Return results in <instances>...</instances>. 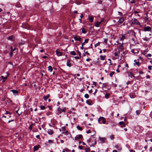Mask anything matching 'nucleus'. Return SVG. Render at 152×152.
Masks as SVG:
<instances>
[{"instance_id":"nucleus-1","label":"nucleus","mask_w":152,"mask_h":152,"mask_svg":"<svg viewBox=\"0 0 152 152\" xmlns=\"http://www.w3.org/2000/svg\"><path fill=\"white\" fill-rule=\"evenodd\" d=\"M98 121L100 124L102 123L105 124L106 122V121L104 118L103 117H100L98 120Z\"/></svg>"},{"instance_id":"nucleus-20","label":"nucleus","mask_w":152,"mask_h":152,"mask_svg":"<svg viewBox=\"0 0 152 152\" xmlns=\"http://www.w3.org/2000/svg\"><path fill=\"white\" fill-rule=\"evenodd\" d=\"M1 78L3 79L2 80V82H4L7 79V77H4L3 76H1Z\"/></svg>"},{"instance_id":"nucleus-35","label":"nucleus","mask_w":152,"mask_h":152,"mask_svg":"<svg viewBox=\"0 0 152 152\" xmlns=\"http://www.w3.org/2000/svg\"><path fill=\"white\" fill-rule=\"evenodd\" d=\"M85 152H87L88 151H90V149L89 148H86L85 149Z\"/></svg>"},{"instance_id":"nucleus-62","label":"nucleus","mask_w":152,"mask_h":152,"mask_svg":"<svg viewBox=\"0 0 152 152\" xmlns=\"http://www.w3.org/2000/svg\"><path fill=\"white\" fill-rule=\"evenodd\" d=\"M93 84L95 86H96V83L95 82H93Z\"/></svg>"},{"instance_id":"nucleus-17","label":"nucleus","mask_w":152,"mask_h":152,"mask_svg":"<svg viewBox=\"0 0 152 152\" xmlns=\"http://www.w3.org/2000/svg\"><path fill=\"white\" fill-rule=\"evenodd\" d=\"M99 140L101 142H102L103 143L104 142L105 139L103 138H99Z\"/></svg>"},{"instance_id":"nucleus-50","label":"nucleus","mask_w":152,"mask_h":152,"mask_svg":"<svg viewBox=\"0 0 152 152\" xmlns=\"http://www.w3.org/2000/svg\"><path fill=\"white\" fill-rule=\"evenodd\" d=\"M91 130L90 129L88 130L87 132L86 133L87 134L90 133H91Z\"/></svg>"},{"instance_id":"nucleus-37","label":"nucleus","mask_w":152,"mask_h":152,"mask_svg":"<svg viewBox=\"0 0 152 152\" xmlns=\"http://www.w3.org/2000/svg\"><path fill=\"white\" fill-rule=\"evenodd\" d=\"M77 52L79 56H80V58L81 57V53L79 50H77Z\"/></svg>"},{"instance_id":"nucleus-42","label":"nucleus","mask_w":152,"mask_h":152,"mask_svg":"<svg viewBox=\"0 0 152 152\" xmlns=\"http://www.w3.org/2000/svg\"><path fill=\"white\" fill-rule=\"evenodd\" d=\"M110 138L111 140H113L114 138V135H112L110 136Z\"/></svg>"},{"instance_id":"nucleus-4","label":"nucleus","mask_w":152,"mask_h":152,"mask_svg":"<svg viewBox=\"0 0 152 152\" xmlns=\"http://www.w3.org/2000/svg\"><path fill=\"white\" fill-rule=\"evenodd\" d=\"M74 39L76 41H80L81 40V38L80 36L75 35L74 37Z\"/></svg>"},{"instance_id":"nucleus-36","label":"nucleus","mask_w":152,"mask_h":152,"mask_svg":"<svg viewBox=\"0 0 152 152\" xmlns=\"http://www.w3.org/2000/svg\"><path fill=\"white\" fill-rule=\"evenodd\" d=\"M85 97L86 98H88L89 97V95L87 94H86L85 95Z\"/></svg>"},{"instance_id":"nucleus-43","label":"nucleus","mask_w":152,"mask_h":152,"mask_svg":"<svg viewBox=\"0 0 152 152\" xmlns=\"http://www.w3.org/2000/svg\"><path fill=\"white\" fill-rule=\"evenodd\" d=\"M41 109L42 110H44L45 109V107L44 106H40Z\"/></svg>"},{"instance_id":"nucleus-53","label":"nucleus","mask_w":152,"mask_h":152,"mask_svg":"<svg viewBox=\"0 0 152 152\" xmlns=\"http://www.w3.org/2000/svg\"><path fill=\"white\" fill-rule=\"evenodd\" d=\"M135 64L136 65H137L138 66L140 64L139 62L138 61L136 62Z\"/></svg>"},{"instance_id":"nucleus-57","label":"nucleus","mask_w":152,"mask_h":152,"mask_svg":"<svg viewBox=\"0 0 152 152\" xmlns=\"http://www.w3.org/2000/svg\"><path fill=\"white\" fill-rule=\"evenodd\" d=\"M83 15L82 14H81V15L80 16V18H83Z\"/></svg>"},{"instance_id":"nucleus-38","label":"nucleus","mask_w":152,"mask_h":152,"mask_svg":"<svg viewBox=\"0 0 152 152\" xmlns=\"http://www.w3.org/2000/svg\"><path fill=\"white\" fill-rule=\"evenodd\" d=\"M32 125H34V124H32L30 125L29 127V128L30 130H31L32 129Z\"/></svg>"},{"instance_id":"nucleus-49","label":"nucleus","mask_w":152,"mask_h":152,"mask_svg":"<svg viewBox=\"0 0 152 152\" xmlns=\"http://www.w3.org/2000/svg\"><path fill=\"white\" fill-rule=\"evenodd\" d=\"M79 148L80 149H83V146H81V145H80V146H79Z\"/></svg>"},{"instance_id":"nucleus-52","label":"nucleus","mask_w":152,"mask_h":152,"mask_svg":"<svg viewBox=\"0 0 152 152\" xmlns=\"http://www.w3.org/2000/svg\"><path fill=\"white\" fill-rule=\"evenodd\" d=\"M151 55L150 53H148V56L149 57H151Z\"/></svg>"},{"instance_id":"nucleus-19","label":"nucleus","mask_w":152,"mask_h":152,"mask_svg":"<svg viewBox=\"0 0 152 152\" xmlns=\"http://www.w3.org/2000/svg\"><path fill=\"white\" fill-rule=\"evenodd\" d=\"M48 70L50 72H52V71L53 70L52 68V66H49L48 67Z\"/></svg>"},{"instance_id":"nucleus-51","label":"nucleus","mask_w":152,"mask_h":152,"mask_svg":"<svg viewBox=\"0 0 152 152\" xmlns=\"http://www.w3.org/2000/svg\"><path fill=\"white\" fill-rule=\"evenodd\" d=\"M80 57H79L78 56H76L74 57V58L75 59H80Z\"/></svg>"},{"instance_id":"nucleus-26","label":"nucleus","mask_w":152,"mask_h":152,"mask_svg":"<svg viewBox=\"0 0 152 152\" xmlns=\"http://www.w3.org/2000/svg\"><path fill=\"white\" fill-rule=\"evenodd\" d=\"M82 32L83 34H86L87 32L86 31L85 29L84 28H82Z\"/></svg>"},{"instance_id":"nucleus-31","label":"nucleus","mask_w":152,"mask_h":152,"mask_svg":"<svg viewBox=\"0 0 152 152\" xmlns=\"http://www.w3.org/2000/svg\"><path fill=\"white\" fill-rule=\"evenodd\" d=\"M119 48L121 50L124 49V47L123 46V44L122 43L121 45L119 46Z\"/></svg>"},{"instance_id":"nucleus-7","label":"nucleus","mask_w":152,"mask_h":152,"mask_svg":"<svg viewBox=\"0 0 152 152\" xmlns=\"http://www.w3.org/2000/svg\"><path fill=\"white\" fill-rule=\"evenodd\" d=\"M11 51L9 55L10 57H11L12 55L13 52L16 50V48H14V49H12V47L11 46Z\"/></svg>"},{"instance_id":"nucleus-22","label":"nucleus","mask_w":152,"mask_h":152,"mask_svg":"<svg viewBox=\"0 0 152 152\" xmlns=\"http://www.w3.org/2000/svg\"><path fill=\"white\" fill-rule=\"evenodd\" d=\"M67 65L69 67H70L71 66L70 63V61L68 60L67 61Z\"/></svg>"},{"instance_id":"nucleus-12","label":"nucleus","mask_w":152,"mask_h":152,"mask_svg":"<svg viewBox=\"0 0 152 152\" xmlns=\"http://www.w3.org/2000/svg\"><path fill=\"white\" fill-rule=\"evenodd\" d=\"M39 145L35 146L34 147V151H37L39 148Z\"/></svg>"},{"instance_id":"nucleus-46","label":"nucleus","mask_w":152,"mask_h":152,"mask_svg":"<svg viewBox=\"0 0 152 152\" xmlns=\"http://www.w3.org/2000/svg\"><path fill=\"white\" fill-rule=\"evenodd\" d=\"M83 137V136L81 134H79L78 135V138H81Z\"/></svg>"},{"instance_id":"nucleus-59","label":"nucleus","mask_w":152,"mask_h":152,"mask_svg":"<svg viewBox=\"0 0 152 152\" xmlns=\"http://www.w3.org/2000/svg\"><path fill=\"white\" fill-rule=\"evenodd\" d=\"M130 74L132 76H133L134 77H135L131 73H130Z\"/></svg>"},{"instance_id":"nucleus-64","label":"nucleus","mask_w":152,"mask_h":152,"mask_svg":"<svg viewBox=\"0 0 152 152\" xmlns=\"http://www.w3.org/2000/svg\"><path fill=\"white\" fill-rule=\"evenodd\" d=\"M90 59H89V58H87V59H86V61H90Z\"/></svg>"},{"instance_id":"nucleus-8","label":"nucleus","mask_w":152,"mask_h":152,"mask_svg":"<svg viewBox=\"0 0 152 152\" xmlns=\"http://www.w3.org/2000/svg\"><path fill=\"white\" fill-rule=\"evenodd\" d=\"M56 53L57 55L58 56H62V53L60 52L58 50H56Z\"/></svg>"},{"instance_id":"nucleus-41","label":"nucleus","mask_w":152,"mask_h":152,"mask_svg":"<svg viewBox=\"0 0 152 152\" xmlns=\"http://www.w3.org/2000/svg\"><path fill=\"white\" fill-rule=\"evenodd\" d=\"M5 114L6 115H7L8 114H10L11 113L8 111H6Z\"/></svg>"},{"instance_id":"nucleus-47","label":"nucleus","mask_w":152,"mask_h":152,"mask_svg":"<svg viewBox=\"0 0 152 152\" xmlns=\"http://www.w3.org/2000/svg\"><path fill=\"white\" fill-rule=\"evenodd\" d=\"M107 39H104V42L106 44H107Z\"/></svg>"},{"instance_id":"nucleus-5","label":"nucleus","mask_w":152,"mask_h":152,"mask_svg":"<svg viewBox=\"0 0 152 152\" xmlns=\"http://www.w3.org/2000/svg\"><path fill=\"white\" fill-rule=\"evenodd\" d=\"M62 112V109L60 107H59L56 111V113L57 115H59Z\"/></svg>"},{"instance_id":"nucleus-32","label":"nucleus","mask_w":152,"mask_h":152,"mask_svg":"<svg viewBox=\"0 0 152 152\" xmlns=\"http://www.w3.org/2000/svg\"><path fill=\"white\" fill-rule=\"evenodd\" d=\"M143 39L145 41H147L150 40V39L147 37H145L143 38Z\"/></svg>"},{"instance_id":"nucleus-54","label":"nucleus","mask_w":152,"mask_h":152,"mask_svg":"<svg viewBox=\"0 0 152 152\" xmlns=\"http://www.w3.org/2000/svg\"><path fill=\"white\" fill-rule=\"evenodd\" d=\"M130 83V81H128L126 83V84L127 85H128Z\"/></svg>"},{"instance_id":"nucleus-13","label":"nucleus","mask_w":152,"mask_h":152,"mask_svg":"<svg viewBox=\"0 0 152 152\" xmlns=\"http://www.w3.org/2000/svg\"><path fill=\"white\" fill-rule=\"evenodd\" d=\"M129 96L131 98H134L135 97V94L134 93H130L129 94Z\"/></svg>"},{"instance_id":"nucleus-61","label":"nucleus","mask_w":152,"mask_h":152,"mask_svg":"<svg viewBox=\"0 0 152 152\" xmlns=\"http://www.w3.org/2000/svg\"><path fill=\"white\" fill-rule=\"evenodd\" d=\"M79 138L78 137H75V139L76 140H77V139Z\"/></svg>"},{"instance_id":"nucleus-58","label":"nucleus","mask_w":152,"mask_h":152,"mask_svg":"<svg viewBox=\"0 0 152 152\" xmlns=\"http://www.w3.org/2000/svg\"><path fill=\"white\" fill-rule=\"evenodd\" d=\"M92 92V89H91L89 91V92L90 93H91Z\"/></svg>"},{"instance_id":"nucleus-33","label":"nucleus","mask_w":152,"mask_h":152,"mask_svg":"<svg viewBox=\"0 0 152 152\" xmlns=\"http://www.w3.org/2000/svg\"><path fill=\"white\" fill-rule=\"evenodd\" d=\"M136 114L137 115H139L141 112V111L140 110H137L136 112Z\"/></svg>"},{"instance_id":"nucleus-48","label":"nucleus","mask_w":152,"mask_h":152,"mask_svg":"<svg viewBox=\"0 0 152 152\" xmlns=\"http://www.w3.org/2000/svg\"><path fill=\"white\" fill-rule=\"evenodd\" d=\"M135 1L134 0H132L131 1H130V3L131 4H134L135 3Z\"/></svg>"},{"instance_id":"nucleus-44","label":"nucleus","mask_w":152,"mask_h":152,"mask_svg":"<svg viewBox=\"0 0 152 152\" xmlns=\"http://www.w3.org/2000/svg\"><path fill=\"white\" fill-rule=\"evenodd\" d=\"M24 44V42L22 41L21 42H20L19 43V45H23Z\"/></svg>"},{"instance_id":"nucleus-29","label":"nucleus","mask_w":152,"mask_h":152,"mask_svg":"<svg viewBox=\"0 0 152 152\" xmlns=\"http://www.w3.org/2000/svg\"><path fill=\"white\" fill-rule=\"evenodd\" d=\"M70 53L72 55L75 56L76 55L75 52L74 51H72L70 52Z\"/></svg>"},{"instance_id":"nucleus-40","label":"nucleus","mask_w":152,"mask_h":152,"mask_svg":"<svg viewBox=\"0 0 152 152\" xmlns=\"http://www.w3.org/2000/svg\"><path fill=\"white\" fill-rule=\"evenodd\" d=\"M66 108L65 107H64L63 108V109H62V112L65 113L66 110Z\"/></svg>"},{"instance_id":"nucleus-28","label":"nucleus","mask_w":152,"mask_h":152,"mask_svg":"<svg viewBox=\"0 0 152 152\" xmlns=\"http://www.w3.org/2000/svg\"><path fill=\"white\" fill-rule=\"evenodd\" d=\"M86 102V103L89 105H91L92 104V103L90 102L89 100H87Z\"/></svg>"},{"instance_id":"nucleus-24","label":"nucleus","mask_w":152,"mask_h":152,"mask_svg":"<svg viewBox=\"0 0 152 152\" xmlns=\"http://www.w3.org/2000/svg\"><path fill=\"white\" fill-rule=\"evenodd\" d=\"M89 19L91 22H92L93 21L94 18L92 17H89Z\"/></svg>"},{"instance_id":"nucleus-45","label":"nucleus","mask_w":152,"mask_h":152,"mask_svg":"<svg viewBox=\"0 0 152 152\" xmlns=\"http://www.w3.org/2000/svg\"><path fill=\"white\" fill-rule=\"evenodd\" d=\"M148 69L149 70H151V69L152 66H149L148 67Z\"/></svg>"},{"instance_id":"nucleus-55","label":"nucleus","mask_w":152,"mask_h":152,"mask_svg":"<svg viewBox=\"0 0 152 152\" xmlns=\"http://www.w3.org/2000/svg\"><path fill=\"white\" fill-rule=\"evenodd\" d=\"M42 58H47V57L46 56H42Z\"/></svg>"},{"instance_id":"nucleus-3","label":"nucleus","mask_w":152,"mask_h":152,"mask_svg":"<svg viewBox=\"0 0 152 152\" xmlns=\"http://www.w3.org/2000/svg\"><path fill=\"white\" fill-rule=\"evenodd\" d=\"M144 31H151V28L149 26H147L145 27L144 28Z\"/></svg>"},{"instance_id":"nucleus-56","label":"nucleus","mask_w":152,"mask_h":152,"mask_svg":"<svg viewBox=\"0 0 152 152\" xmlns=\"http://www.w3.org/2000/svg\"><path fill=\"white\" fill-rule=\"evenodd\" d=\"M14 121V120L13 119H12L11 120H10V121H8V123H10V122H11V121Z\"/></svg>"},{"instance_id":"nucleus-9","label":"nucleus","mask_w":152,"mask_h":152,"mask_svg":"<svg viewBox=\"0 0 152 152\" xmlns=\"http://www.w3.org/2000/svg\"><path fill=\"white\" fill-rule=\"evenodd\" d=\"M14 37L13 35H12L10 37H9L7 38L8 40H9L12 41H14Z\"/></svg>"},{"instance_id":"nucleus-15","label":"nucleus","mask_w":152,"mask_h":152,"mask_svg":"<svg viewBox=\"0 0 152 152\" xmlns=\"http://www.w3.org/2000/svg\"><path fill=\"white\" fill-rule=\"evenodd\" d=\"M124 20L123 18L120 19L118 21L119 24H121L124 21Z\"/></svg>"},{"instance_id":"nucleus-21","label":"nucleus","mask_w":152,"mask_h":152,"mask_svg":"<svg viewBox=\"0 0 152 152\" xmlns=\"http://www.w3.org/2000/svg\"><path fill=\"white\" fill-rule=\"evenodd\" d=\"M110 95V94L109 93L106 94L105 96V98L107 99H108Z\"/></svg>"},{"instance_id":"nucleus-60","label":"nucleus","mask_w":152,"mask_h":152,"mask_svg":"<svg viewBox=\"0 0 152 152\" xmlns=\"http://www.w3.org/2000/svg\"><path fill=\"white\" fill-rule=\"evenodd\" d=\"M36 137L38 138H39V135H37L36 136Z\"/></svg>"},{"instance_id":"nucleus-34","label":"nucleus","mask_w":152,"mask_h":152,"mask_svg":"<svg viewBox=\"0 0 152 152\" xmlns=\"http://www.w3.org/2000/svg\"><path fill=\"white\" fill-rule=\"evenodd\" d=\"M100 42H98L97 43H96V44H95V45H94L95 47H96L99 46L100 45Z\"/></svg>"},{"instance_id":"nucleus-23","label":"nucleus","mask_w":152,"mask_h":152,"mask_svg":"<svg viewBox=\"0 0 152 152\" xmlns=\"http://www.w3.org/2000/svg\"><path fill=\"white\" fill-rule=\"evenodd\" d=\"M125 36L123 35H121V37L120 38V40L121 41H123L124 40V39H125Z\"/></svg>"},{"instance_id":"nucleus-10","label":"nucleus","mask_w":152,"mask_h":152,"mask_svg":"<svg viewBox=\"0 0 152 152\" xmlns=\"http://www.w3.org/2000/svg\"><path fill=\"white\" fill-rule=\"evenodd\" d=\"M48 132L49 134L52 135L54 133L53 131L51 129H48Z\"/></svg>"},{"instance_id":"nucleus-6","label":"nucleus","mask_w":152,"mask_h":152,"mask_svg":"<svg viewBox=\"0 0 152 152\" xmlns=\"http://www.w3.org/2000/svg\"><path fill=\"white\" fill-rule=\"evenodd\" d=\"M104 20L103 19H102L101 21L100 22H97L95 24V26L96 27H98L99 25L101 24L102 22Z\"/></svg>"},{"instance_id":"nucleus-2","label":"nucleus","mask_w":152,"mask_h":152,"mask_svg":"<svg viewBox=\"0 0 152 152\" xmlns=\"http://www.w3.org/2000/svg\"><path fill=\"white\" fill-rule=\"evenodd\" d=\"M132 23L133 24H136V25H140V23L137 21V20L134 18L131 20Z\"/></svg>"},{"instance_id":"nucleus-14","label":"nucleus","mask_w":152,"mask_h":152,"mask_svg":"<svg viewBox=\"0 0 152 152\" xmlns=\"http://www.w3.org/2000/svg\"><path fill=\"white\" fill-rule=\"evenodd\" d=\"M11 91H12V93L15 94H17L18 92V91L17 90H11Z\"/></svg>"},{"instance_id":"nucleus-16","label":"nucleus","mask_w":152,"mask_h":152,"mask_svg":"<svg viewBox=\"0 0 152 152\" xmlns=\"http://www.w3.org/2000/svg\"><path fill=\"white\" fill-rule=\"evenodd\" d=\"M119 51H118V52H115L114 53V55L116 56H118V58H119Z\"/></svg>"},{"instance_id":"nucleus-18","label":"nucleus","mask_w":152,"mask_h":152,"mask_svg":"<svg viewBox=\"0 0 152 152\" xmlns=\"http://www.w3.org/2000/svg\"><path fill=\"white\" fill-rule=\"evenodd\" d=\"M49 97V94H48L46 96H44L43 98L45 100H46Z\"/></svg>"},{"instance_id":"nucleus-39","label":"nucleus","mask_w":152,"mask_h":152,"mask_svg":"<svg viewBox=\"0 0 152 152\" xmlns=\"http://www.w3.org/2000/svg\"><path fill=\"white\" fill-rule=\"evenodd\" d=\"M89 39H86L85 40V41L84 42L87 43L88 42Z\"/></svg>"},{"instance_id":"nucleus-27","label":"nucleus","mask_w":152,"mask_h":152,"mask_svg":"<svg viewBox=\"0 0 152 152\" xmlns=\"http://www.w3.org/2000/svg\"><path fill=\"white\" fill-rule=\"evenodd\" d=\"M77 128L80 131H81L82 130V128L80 126H79L78 125L77 127Z\"/></svg>"},{"instance_id":"nucleus-25","label":"nucleus","mask_w":152,"mask_h":152,"mask_svg":"<svg viewBox=\"0 0 152 152\" xmlns=\"http://www.w3.org/2000/svg\"><path fill=\"white\" fill-rule=\"evenodd\" d=\"M101 59L102 60H104L105 59V56H102V55H101L100 56Z\"/></svg>"},{"instance_id":"nucleus-11","label":"nucleus","mask_w":152,"mask_h":152,"mask_svg":"<svg viewBox=\"0 0 152 152\" xmlns=\"http://www.w3.org/2000/svg\"><path fill=\"white\" fill-rule=\"evenodd\" d=\"M119 124L121 125V127H124L125 126V124L123 121H121L119 123Z\"/></svg>"},{"instance_id":"nucleus-30","label":"nucleus","mask_w":152,"mask_h":152,"mask_svg":"<svg viewBox=\"0 0 152 152\" xmlns=\"http://www.w3.org/2000/svg\"><path fill=\"white\" fill-rule=\"evenodd\" d=\"M114 73L115 72H114L112 71L110 73L109 75L111 77H112Z\"/></svg>"},{"instance_id":"nucleus-63","label":"nucleus","mask_w":152,"mask_h":152,"mask_svg":"<svg viewBox=\"0 0 152 152\" xmlns=\"http://www.w3.org/2000/svg\"><path fill=\"white\" fill-rule=\"evenodd\" d=\"M118 145H116L115 146V147L116 148H118Z\"/></svg>"}]
</instances>
